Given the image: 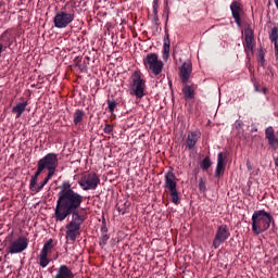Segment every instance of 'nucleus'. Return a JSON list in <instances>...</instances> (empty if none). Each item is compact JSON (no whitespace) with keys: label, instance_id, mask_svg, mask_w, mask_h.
<instances>
[{"label":"nucleus","instance_id":"1","mask_svg":"<svg viewBox=\"0 0 278 278\" xmlns=\"http://www.w3.org/2000/svg\"><path fill=\"white\" fill-rule=\"evenodd\" d=\"M54 218L58 223H63L68 216L79 214L78 210L84 203V195L73 190L70 181H63L58 194Z\"/></svg>","mask_w":278,"mask_h":278},{"label":"nucleus","instance_id":"2","mask_svg":"<svg viewBox=\"0 0 278 278\" xmlns=\"http://www.w3.org/2000/svg\"><path fill=\"white\" fill-rule=\"evenodd\" d=\"M75 10H77V2L75 0L66 2L53 17L54 27L56 29H64L67 25H71L75 21Z\"/></svg>","mask_w":278,"mask_h":278},{"label":"nucleus","instance_id":"3","mask_svg":"<svg viewBox=\"0 0 278 278\" xmlns=\"http://www.w3.org/2000/svg\"><path fill=\"white\" fill-rule=\"evenodd\" d=\"M270 225H275V217L264 210L255 211L252 215V231L254 236H260L264 231L270 229Z\"/></svg>","mask_w":278,"mask_h":278},{"label":"nucleus","instance_id":"4","mask_svg":"<svg viewBox=\"0 0 278 278\" xmlns=\"http://www.w3.org/2000/svg\"><path fill=\"white\" fill-rule=\"evenodd\" d=\"M164 189L166 194H169L172 203L179 205L181 203L179 199V190L177 189V177L175 173L168 170L164 176Z\"/></svg>","mask_w":278,"mask_h":278},{"label":"nucleus","instance_id":"5","mask_svg":"<svg viewBox=\"0 0 278 278\" xmlns=\"http://www.w3.org/2000/svg\"><path fill=\"white\" fill-rule=\"evenodd\" d=\"M84 220L85 218L80 214L72 215V220L65 226L66 240H70L71 242H75V240H77V237L80 233L79 231L81 229V225H84Z\"/></svg>","mask_w":278,"mask_h":278},{"label":"nucleus","instance_id":"6","mask_svg":"<svg viewBox=\"0 0 278 278\" xmlns=\"http://www.w3.org/2000/svg\"><path fill=\"white\" fill-rule=\"evenodd\" d=\"M143 64L148 73L154 77H157L162 73V68H164V63L160 61L156 53H148L143 59Z\"/></svg>","mask_w":278,"mask_h":278},{"label":"nucleus","instance_id":"7","mask_svg":"<svg viewBox=\"0 0 278 278\" xmlns=\"http://www.w3.org/2000/svg\"><path fill=\"white\" fill-rule=\"evenodd\" d=\"M130 79L132 94H135L137 99H142V97H144V88H147L144 79H142V74L139 71H135L130 76Z\"/></svg>","mask_w":278,"mask_h":278},{"label":"nucleus","instance_id":"8","mask_svg":"<svg viewBox=\"0 0 278 278\" xmlns=\"http://www.w3.org/2000/svg\"><path fill=\"white\" fill-rule=\"evenodd\" d=\"M101 184V179L97 175V173H84L78 180V186L83 188V190H97V187Z\"/></svg>","mask_w":278,"mask_h":278},{"label":"nucleus","instance_id":"9","mask_svg":"<svg viewBox=\"0 0 278 278\" xmlns=\"http://www.w3.org/2000/svg\"><path fill=\"white\" fill-rule=\"evenodd\" d=\"M58 154L48 153L42 159H40L37 163L39 167L43 170H48V175H55V170L58 169Z\"/></svg>","mask_w":278,"mask_h":278},{"label":"nucleus","instance_id":"10","mask_svg":"<svg viewBox=\"0 0 278 278\" xmlns=\"http://www.w3.org/2000/svg\"><path fill=\"white\" fill-rule=\"evenodd\" d=\"M243 49L247 55V60L251 62V56L255 55V36L253 29L251 28L244 29Z\"/></svg>","mask_w":278,"mask_h":278},{"label":"nucleus","instance_id":"11","mask_svg":"<svg viewBox=\"0 0 278 278\" xmlns=\"http://www.w3.org/2000/svg\"><path fill=\"white\" fill-rule=\"evenodd\" d=\"M231 232L229 231V226H227L226 224L218 226L215 238L213 240V249H218L220 244H225V242L229 240Z\"/></svg>","mask_w":278,"mask_h":278},{"label":"nucleus","instance_id":"12","mask_svg":"<svg viewBox=\"0 0 278 278\" xmlns=\"http://www.w3.org/2000/svg\"><path fill=\"white\" fill-rule=\"evenodd\" d=\"M29 247V240L25 237H18L12 240L8 247V253L15 255L16 253H23Z\"/></svg>","mask_w":278,"mask_h":278},{"label":"nucleus","instance_id":"13","mask_svg":"<svg viewBox=\"0 0 278 278\" xmlns=\"http://www.w3.org/2000/svg\"><path fill=\"white\" fill-rule=\"evenodd\" d=\"M199 140H201V131L199 130L189 131L185 142L186 149H188V151H192V149L197 147V143L199 142Z\"/></svg>","mask_w":278,"mask_h":278},{"label":"nucleus","instance_id":"14","mask_svg":"<svg viewBox=\"0 0 278 278\" xmlns=\"http://www.w3.org/2000/svg\"><path fill=\"white\" fill-rule=\"evenodd\" d=\"M230 10L235 23H237V25L240 27V25H242V20L240 17V14L242 12V4L238 1H232V3L230 4Z\"/></svg>","mask_w":278,"mask_h":278},{"label":"nucleus","instance_id":"15","mask_svg":"<svg viewBox=\"0 0 278 278\" xmlns=\"http://www.w3.org/2000/svg\"><path fill=\"white\" fill-rule=\"evenodd\" d=\"M190 75H192V63L185 62L180 67V79L182 84H188V79H190Z\"/></svg>","mask_w":278,"mask_h":278},{"label":"nucleus","instance_id":"16","mask_svg":"<svg viewBox=\"0 0 278 278\" xmlns=\"http://www.w3.org/2000/svg\"><path fill=\"white\" fill-rule=\"evenodd\" d=\"M54 278H75V274H73V270L68 266L61 265Z\"/></svg>","mask_w":278,"mask_h":278},{"label":"nucleus","instance_id":"17","mask_svg":"<svg viewBox=\"0 0 278 278\" xmlns=\"http://www.w3.org/2000/svg\"><path fill=\"white\" fill-rule=\"evenodd\" d=\"M225 174V154L219 152L217 155V165L215 169V177H220Z\"/></svg>","mask_w":278,"mask_h":278},{"label":"nucleus","instance_id":"18","mask_svg":"<svg viewBox=\"0 0 278 278\" xmlns=\"http://www.w3.org/2000/svg\"><path fill=\"white\" fill-rule=\"evenodd\" d=\"M265 137L268 140V144H270V147L278 146V139L275 137V129L273 127L269 126L265 129Z\"/></svg>","mask_w":278,"mask_h":278},{"label":"nucleus","instance_id":"19","mask_svg":"<svg viewBox=\"0 0 278 278\" xmlns=\"http://www.w3.org/2000/svg\"><path fill=\"white\" fill-rule=\"evenodd\" d=\"M27 105H29V102L23 101L12 108V112L13 114H16V118H21V116L23 115V112L27 110Z\"/></svg>","mask_w":278,"mask_h":278},{"label":"nucleus","instance_id":"20","mask_svg":"<svg viewBox=\"0 0 278 278\" xmlns=\"http://www.w3.org/2000/svg\"><path fill=\"white\" fill-rule=\"evenodd\" d=\"M170 55V38L168 35L164 37V45H163V60H168Z\"/></svg>","mask_w":278,"mask_h":278},{"label":"nucleus","instance_id":"21","mask_svg":"<svg viewBox=\"0 0 278 278\" xmlns=\"http://www.w3.org/2000/svg\"><path fill=\"white\" fill-rule=\"evenodd\" d=\"M257 66L262 68H266V52H264V48H260L256 54Z\"/></svg>","mask_w":278,"mask_h":278},{"label":"nucleus","instance_id":"22","mask_svg":"<svg viewBox=\"0 0 278 278\" xmlns=\"http://www.w3.org/2000/svg\"><path fill=\"white\" fill-rule=\"evenodd\" d=\"M49 254H46L45 252H40L38 256V264L41 268H47L49 264L51 263V260H49Z\"/></svg>","mask_w":278,"mask_h":278},{"label":"nucleus","instance_id":"23","mask_svg":"<svg viewBox=\"0 0 278 278\" xmlns=\"http://www.w3.org/2000/svg\"><path fill=\"white\" fill-rule=\"evenodd\" d=\"M45 170L37 165V170L34 176H31L30 184H29V190H34V187H36V184H38V177L42 175Z\"/></svg>","mask_w":278,"mask_h":278},{"label":"nucleus","instance_id":"24","mask_svg":"<svg viewBox=\"0 0 278 278\" xmlns=\"http://www.w3.org/2000/svg\"><path fill=\"white\" fill-rule=\"evenodd\" d=\"M182 93L185 94V98H187V99H194V86L186 85L182 88Z\"/></svg>","mask_w":278,"mask_h":278},{"label":"nucleus","instance_id":"25","mask_svg":"<svg viewBox=\"0 0 278 278\" xmlns=\"http://www.w3.org/2000/svg\"><path fill=\"white\" fill-rule=\"evenodd\" d=\"M51 177H53V175L47 174L46 178L43 179V181L40 184V186L38 187H33L31 192H40L42 190V188H45L46 184H49V180L51 179Z\"/></svg>","mask_w":278,"mask_h":278},{"label":"nucleus","instance_id":"26","mask_svg":"<svg viewBox=\"0 0 278 278\" xmlns=\"http://www.w3.org/2000/svg\"><path fill=\"white\" fill-rule=\"evenodd\" d=\"M53 239H49L45 244L43 248L41 249V253H46L47 255H49V253H51V251H53Z\"/></svg>","mask_w":278,"mask_h":278},{"label":"nucleus","instance_id":"27","mask_svg":"<svg viewBox=\"0 0 278 278\" xmlns=\"http://www.w3.org/2000/svg\"><path fill=\"white\" fill-rule=\"evenodd\" d=\"M85 114L86 113H84L83 110H76V112L74 113V125H79V123L84 121Z\"/></svg>","mask_w":278,"mask_h":278},{"label":"nucleus","instance_id":"28","mask_svg":"<svg viewBox=\"0 0 278 278\" xmlns=\"http://www.w3.org/2000/svg\"><path fill=\"white\" fill-rule=\"evenodd\" d=\"M269 40L270 42H273L274 45L276 42H278V27L277 26H274L271 28V30L269 31Z\"/></svg>","mask_w":278,"mask_h":278},{"label":"nucleus","instance_id":"29","mask_svg":"<svg viewBox=\"0 0 278 278\" xmlns=\"http://www.w3.org/2000/svg\"><path fill=\"white\" fill-rule=\"evenodd\" d=\"M200 166L202 170H207L212 166V159L205 156L204 160L201 161Z\"/></svg>","mask_w":278,"mask_h":278},{"label":"nucleus","instance_id":"30","mask_svg":"<svg viewBox=\"0 0 278 278\" xmlns=\"http://www.w3.org/2000/svg\"><path fill=\"white\" fill-rule=\"evenodd\" d=\"M116 101L115 100H108V108L110 112H114L116 110Z\"/></svg>","mask_w":278,"mask_h":278},{"label":"nucleus","instance_id":"31","mask_svg":"<svg viewBox=\"0 0 278 278\" xmlns=\"http://www.w3.org/2000/svg\"><path fill=\"white\" fill-rule=\"evenodd\" d=\"M108 240H110V236L108 233L102 235L100 239V247H105V244H108Z\"/></svg>","mask_w":278,"mask_h":278},{"label":"nucleus","instance_id":"32","mask_svg":"<svg viewBox=\"0 0 278 278\" xmlns=\"http://www.w3.org/2000/svg\"><path fill=\"white\" fill-rule=\"evenodd\" d=\"M160 8V4H159V0H154L153 1V14H154V18H157V10Z\"/></svg>","mask_w":278,"mask_h":278},{"label":"nucleus","instance_id":"33","mask_svg":"<svg viewBox=\"0 0 278 278\" xmlns=\"http://www.w3.org/2000/svg\"><path fill=\"white\" fill-rule=\"evenodd\" d=\"M103 131L104 134H112V131H114V127L110 124H105Z\"/></svg>","mask_w":278,"mask_h":278},{"label":"nucleus","instance_id":"34","mask_svg":"<svg viewBox=\"0 0 278 278\" xmlns=\"http://www.w3.org/2000/svg\"><path fill=\"white\" fill-rule=\"evenodd\" d=\"M199 190H200L201 192H205V190H206L205 182L203 181V179H200V182H199Z\"/></svg>","mask_w":278,"mask_h":278},{"label":"nucleus","instance_id":"35","mask_svg":"<svg viewBox=\"0 0 278 278\" xmlns=\"http://www.w3.org/2000/svg\"><path fill=\"white\" fill-rule=\"evenodd\" d=\"M274 49H275V58L278 60V41L274 43Z\"/></svg>","mask_w":278,"mask_h":278},{"label":"nucleus","instance_id":"36","mask_svg":"<svg viewBox=\"0 0 278 278\" xmlns=\"http://www.w3.org/2000/svg\"><path fill=\"white\" fill-rule=\"evenodd\" d=\"M247 66H248V70H249V73H251V75H253V67H251V61H247Z\"/></svg>","mask_w":278,"mask_h":278},{"label":"nucleus","instance_id":"37","mask_svg":"<svg viewBox=\"0 0 278 278\" xmlns=\"http://www.w3.org/2000/svg\"><path fill=\"white\" fill-rule=\"evenodd\" d=\"M247 168L248 170H253V166H251V162H247Z\"/></svg>","mask_w":278,"mask_h":278},{"label":"nucleus","instance_id":"38","mask_svg":"<svg viewBox=\"0 0 278 278\" xmlns=\"http://www.w3.org/2000/svg\"><path fill=\"white\" fill-rule=\"evenodd\" d=\"M275 167L278 168V156L275 159Z\"/></svg>","mask_w":278,"mask_h":278},{"label":"nucleus","instance_id":"39","mask_svg":"<svg viewBox=\"0 0 278 278\" xmlns=\"http://www.w3.org/2000/svg\"><path fill=\"white\" fill-rule=\"evenodd\" d=\"M119 214H125V210H118Z\"/></svg>","mask_w":278,"mask_h":278},{"label":"nucleus","instance_id":"40","mask_svg":"<svg viewBox=\"0 0 278 278\" xmlns=\"http://www.w3.org/2000/svg\"><path fill=\"white\" fill-rule=\"evenodd\" d=\"M256 92H260V87L255 86Z\"/></svg>","mask_w":278,"mask_h":278},{"label":"nucleus","instance_id":"41","mask_svg":"<svg viewBox=\"0 0 278 278\" xmlns=\"http://www.w3.org/2000/svg\"><path fill=\"white\" fill-rule=\"evenodd\" d=\"M263 92H264V94H266V88H263Z\"/></svg>","mask_w":278,"mask_h":278},{"label":"nucleus","instance_id":"42","mask_svg":"<svg viewBox=\"0 0 278 278\" xmlns=\"http://www.w3.org/2000/svg\"><path fill=\"white\" fill-rule=\"evenodd\" d=\"M252 131H257V129L254 128V130H252Z\"/></svg>","mask_w":278,"mask_h":278},{"label":"nucleus","instance_id":"43","mask_svg":"<svg viewBox=\"0 0 278 278\" xmlns=\"http://www.w3.org/2000/svg\"><path fill=\"white\" fill-rule=\"evenodd\" d=\"M252 131H257V129L254 128V130H252Z\"/></svg>","mask_w":278,"mask_h":278}]
</instances>
